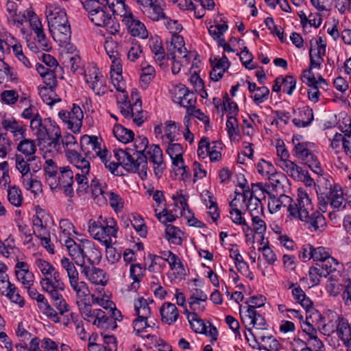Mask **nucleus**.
<instances>
[{
    "mask_svg": "<svg viewBox=\"0 0 351 351\" xmlns=\"http://www.w3.org/2000/svg\"><path fill=\"white\" fill-rule=\"evenodd\" d=\"M282 197L290 202L288 212L291 216L308 223L311 231H322L326 224L325 218L319 211L313 209L311 200L305 191L298 189L295 201L287 195Z\"/></svg>",
    "mask_w": 351,
    "mask_h": 351,
    "instance_id": "obj_1",
    "label": "nucleus"
},
{
    "mask_svg": "<svg viewBox=\"0 0 351 351\" xmlns=\"http://www.w3.org/2000/svg\"><path fill=\"white\" fill-rule=\"evenodd\" d=\"M65 246L72 260L81 268L87 266L86 260L90 265H93L101 257V252L90 240H81L79 243L74 240H65Z\"/></svg>",
    "mask_w": 351,
    "mask_h": 351,
    "instance_id": "obj_2",
    "label": "nucleus"
},
{
    "mask_svg": "<svg viewBox=\"0 0 351 351\" xmlns=\"http://www.w3.org/2000/svg\"><path fill=\"white\" fill-rule=\"evenodd\" d=\"M40 285L42 290L49 295L60 315H64L65 313L69 312V306L62 294L64 290V284L60 278L59 272L53 273L51 277L48 276L41 278Z\"/></svg>",
    "mask_w": 351,
    "mask_h": 351,
    "instance_id": "obj_3",
    "label": "nucleus"
},
{
    "mask_svg": "<svg viewBox=\"0 0 351 351\" xmlns=\"http://www.w3.org/2000/svg\"><path fill=\"white\" fill-rule=\"evenodd\" d=\"M82 151L86 157L94 158L99 156L101 161L104 164L111 173H114L117 170L118 165L114 162L108 163V152L107 149H101L100 143L98 142V138L96 136L84 135L80 141Z\"/></svg>",
    "mask_w": 351,
    "mask_h": 351,
    "instance_id": "obj_4",
    "label": "nucleus"
},
{
    "mask_svg": "<svg viewBox=\"0 0 351 351\" xmlns=\"http://www.w3.org/2000/svg\"><path fill=\"white\" fill-rule=\"evenodd\" d=\"M118 228L112 218L102 221H88V232L93 237L104 244L112 243V237L116 238Z\"/></svg>",
    "mask_w": 351,
    "mask_h": 351,
    "instance_id": "obj_5",
    "label": "nucleus"
},
{
    "mask_svg": "<svg viewBox=\"0 0 351 351\" xmlns=\"http://www.w3.org/2000/svg\"><path fill=\"white\" fill-rule=\"evenodd\" d=\"M292 142L294 145L293 155L302 160L308 167L317 174H321L322 169L317 156L308 149V143L300 142L298 136H293Z\"/></svg>",
    "mask_w": 351,
    "mask_h": 351,
    "instance_id": "obj_6",
    "label": "nucleus"
},
{
    "mask_svg": "<svg viewBox=\"0 0 351 351\" xmlns=\"http://www.w3.org/2000/svg\"><path fill=\"white\" fill-rule=\"evenodd\" d=\"M66 156L70 162L80 170V172L75 174V180L79 185L77 190H80V188L82 190H85L88 186L87 175L90 171V162L77 151L73 149L66 152Z\"/></svg>",
    "mask_w": 351,
    "mask_h": 351,
    "instance_id": "obj_7",
    "label": "nucleus"
},
{
    "mask_svg": "<svg viewBox=\"0 0 351 351\" xmlns=\"http://www.w3.org/2000/svg\"><path fill=\"white\" fill-rule=\"evenodd\" d=\"M88 19L95 25L105 28L112 35H116L119 32L120 25L116 18L110 13L108 6L99 10L98 12H94Z\"/></svg>",
    "mask_w": 351,
    "mask_h": 351,
    "instance_id": "obj_8",
    "label": "nucleus"
},
{
    "mask_svg": "<svg viewBox=\"0 0 351 351\" xmlns=\"http://www.w3.org/2000/svg\"><path fill=\"white\" fill-rule=\"evenodd\" d=\"M123 167L128 171L138 172L142 179L147 177V161L145 154H138L134 149H129Z\"/></svg>",
    "mask_w": 351,
    "mask_h": 351,
    "instance_id": "obj_9",
    "label": "nucleus"
},
{
    "mask_svg": "<svg viewBox=\"0 0 351 351\" xmlns=\"http://www.w3.org/2000/svg\"><path fill=\"white\" fill-rule=\"evenodd\" d=\"M84 78L93 91L98 95H104L106 92L103 75L98 68L93 66L85 71Z\"/></svg>",
    "mask_w": 351,
    "mask_h": 351,
    "instance_id": "obj_10",
    "label": "nucleus"
},
{
    "mask_svg": "<svg viewBox=\"0 0 351 351\" xmlns=\"http://www.w3.org/2000/svg\"><path fill=\"white\" fill-rule=\"evenodd\" d=\"M57 189H62L64 193L70 197L73 196V172L69 167H61L56 178Z\"/></svg>",
    "mask_w": 351,
    "mask_h": 351,
    "instance_id": "obj_11",
    "label": "nucleus"
},
{
    "mask_svg": "<svg viewBox=\"0 0 351 351\" xmlns=\"http://www.w3.org/2000/svg\"><path fill=\"white\" fill-rule=\"evenodd\" d=\"M169 56L173 61L176 58H182L184 59L185 63L189 62V52L184 47V42L182 36L173 34L171 39V44L168 49Z\"/></svg>",
    "mask_w": 351,
    "mask_h": 351,
    "instance_id": "obj_12",
    "label": "nucleus"
},
{
    "mask_svg": "<svg viewBox=\"0 0 351 351\" xmlns=\"http://www.w3.org/2000/svg\"><path fill=\"white\" fill-rule=\"evenodd\" d=\"M81 274L87 280L95 285H105L108 282V278L104 271L93 265H88L81 268Z\"/></svg>",
    "mask_w": 351,
    "mask_h": 351,
    "instance_id": "obj_13",
    "label": "nucleus"
},
{
    "mask_svg": "<svg viewBox=\"0 0 351 351\" xmlns=\"http://www.w3.org/2000/svg\"><path fill=\"white\" fill-rule=\"evenodd\" d=\"M124 24L126 25L128 32L134 37H138L145 39L148 37V32L144 25L134 15H130L129 18L124 20Z\"/></svg>",
    "mask_w": 351,
    "mask_h": 351,
    "instance_id": "obj_14",
    "label": "nucleus"
},
{
    "mask_svg": "<svg viewBox=\"0 0 351 351\" xmlns=\"http://www.w3.org/2000/svg\"><path fill=\"white\" fill-rule=\"evenodd\" d=\"M336 330L338 338L342 341L347 351H351V326L348 321L341 316Z\"/></svg>",
    "mask_w": 351,
    "mask_h": 351,
    "instance_id": "obj_15",
    "label": "nucleus"
},
{
    "mask_svg": "<svg viewBox=\"0 0 351 351\" xmlns=\"http://www.w3.org/2000/svg\"><path fill=\"white\" fill-rule=\"evenodd\" d=\"M245 319L249 325H252V327L255 328L257 332L256 336L260 337V335H263L261 332V330L266 329V322L265 318L261 314L256 311H252V310H250V311H249V313L245 315ZM247 330L254 338H256V335L252 332V330L250 328H248Z\"/></svg>",
    "mask_w": 351,
    "mask_h": 351,
    "instance_id": "obj_16",
    "label": "nucleus"
},
{
    "mask_svg": "<svg viewBox=\"0 0 351 351\" xmlns=\"http://www.w3.org/2000/svg\"><path fill=\"white\" fill-rule=\"evenodd\" d=\"M46 128L45 143L49 147L58 149L60 146L61 131L55 122L49 121Z\"/></svg>",
    "mask_w": 351,
    "mask_h": 351,
    "instance_id": "obj_17",
    "label": "nucleus"
},
{
    "mask_svg": "<svg viewBox=\"0 0 351 351\" xmlns=\"http://www.w3.org/2000/svg\"><path fill=\"white\" fill-rule=\"evenodd\" d=\"M162 0H151L144 8H141L143 13L152 21H158L165 19V14L162 8Z\"/></svg>",
    "mask_w": 351,
    "mask_h": 351,
    "instance_id": "obj_18",
    "label": "nucleus"
},
{
    "mask_svg": "<svg viewBox=\"0 0 351 351\" xmlns=\"http://www.w3.org/2000/svg\"><path fill=\"white\" fill-rule=\"evenodd\" d=\"M47 18L49 30L69 23L66 12L59 8L49 10Z\"/></svg>",
    "mask_w": 351,
    "mask_h": 351,
    "instance_id": "obj_19",
    "label": "nucleus"
},
{
    "mask_svg": "<svg viewBox=\"0 0 351 351\" xmlns=\"http://www.w3.org/2000/svg\"><path fill=\"white\" fill-rule=\"evenodd\" d=\"M276 164L289 176L294 179L300 180L306 178L305 172L302 168L297 165L295 162L289 160L288 158L285 160H278Z\"/></svg>",
    "mask_w": 351,
    "mask_h": 351,
    "instance_id": "obj_20",
    "label": "nucleus"
},
{
    "mask_svg": "<svg viewBox=\"0 0 351 351\" xmlns=\"http://www.w3.org/2000/svg\"><path fill=\"white\" fill-rule=\"evenodd\" d=\"M343 191L338 185H335L326 194L325 204H330L332 207L337 209H343L346 207L345 200L343 196Z\"/></svg>",
    "mask_w": 351,
    "mask_h": 351,
    "instance_id": "obj_21",
    "label": "nucleus"
},
{
    "mask_svg": "<svg viewBox=\"0 0 351 351\" xmlns=\"http://www.w3.org/2000/svg\"><path fill=\"white\" fill-rule=\"evenodd\" d=\"M313 109L308 106L298 109V117L292 120L293 123L298 128L308 127L313 121Z\"/></svg>",
    "mask_w": 351,
    "mask_h": 351,
    "instance_id": "obj_22",
    "label": "nucleus"
},
{
    "mask_svg": "<svg viewBox=\"0 0 351 351\" xmlns=\"http://www.w3.org/2000/svg\"><path fill=\"white\" fill-rule=\"evenodd\" d=\"M60 170V167L52 159L45 160L44 165L45 180L51 189H57L56 178Z\"/></svg>",
    "mask_w": 351,
    "mask_h": 351,
    "instance_id": "obj_23",
    "label": "nucleus"
},
{
    "mask_svg": "<svg viewBox=\"0 0 351 351\" xmlns=\"http://www.w3.org/2000/svg\"><path fill=\"white\" fill-rule=\"evenodd\" d=\"M162 322L171 325L178 318L179 313L174 304L165 302L160 308Z\"/></svg>",
    "mask_w": 351,
    "mask_h": 351,
    "instance_id": "obj_24",
    "label": "nucleus"
},
{
    "mask_svg": "<svg viewBox=\"0 0 351 351\" xmlns=\"http://www.w3.org/2000/svg\"><path fill=\"white\" fill-rule=\"evenodd\" d=\"M109 8V12H112V15L119 16L122 18V21L124 23V20L129 18L130 15H132V12L130 8L125 5L123 0H109L108 5Z\"/></svg>",
    "mask_w": 351,
    "mask_h": 351,
    "instance_id": "obj_25",
    "label": "nucleus"
},
{
    "mask_svg": "<svg viewBox=\"0 0 351 351\" xmlns=\"http://www.w3.org/2000/svg\"><path fill=\"white\" fill-rule=\"evenodd\" d=\"M35 300H36L38 302V308L49 319L56 323L60 322L58 313L49 304L44 295L39 293L37 297L35 298Z\"/></svg>",
    "mask_w": 351,
    "mask_h": 351,
    "instance_id": "obj_26",
    "label": "nucleus"
},
{
    "mask_svg": "<svg viewBox=\"0 0 351 351\" xmlns=\"http://www.w3.org/2000/svg\"><path fill=\"white\" fill-rule=\"evenodd\" d=\"M316 265L322 271L324 278L332 276L335 272H341L339 269L341 267L339 262L332 256L317 263Z\"/></svg>",
    "mask_w": 351,
    "mask_h": 351,
    "instance_id": "obj_27",
    "label": "nucleus"
},
{
    "mask_svg": "<svg viewBox=\"0 0 351 351\" xmlns=\"http://www.w3.org/2000/svg\"><path fill=\"white\" fill-rule=\"evenodd\" d=\"M69 285L75 293L77 300H86L90 294V290L87 284L84 281H80L79 277L69 280Z\"/></svg>",
    "mask_w": 351,
    "mask_h": 351,
    "instance_id": "obj_28",
    "label": "nucleus"
},
{
    "mask_svg": "<svg viewBox=\"0 0 351 351\" xmlns=\"http://www.w3.org/2000/svg\"><path fill=\"white\" fill-rule=\"evenodd\" d=\"M207 300V295L199 289H194L189 298V304L191 309L194 311L202 312L204 306H201L200 302H205Z\"/></svg>",
    "mask_w": 351,
    "mask_h": 351,
    "instance_id": "obj_29",
    "label": "nucleus"
},
{
    "mask_svg": "<svg viewBox=\"0 0 351 351\" xmlns=\"http://www.w3.org/2000/svg\"><path fill=\"white\" fill-rule=\"evenodd\" d=\"M93 324L101 329H114L117 324L112 323V319L107 316L101 309L97 308Z\"/></svg>",
    "mask_w": 351,
    "mask_h": 351,
    "instance_id": "obj_30",
    "label": "nucleus"
},
{
    "mask_svg": "<svg viewBox=\"0 0 351 351\" xmlns=\"http://www.w3.org/2000/svg\"><path fill=\"white\" fill-rule=\"evenodd\" d=\"M2 127L6 130L10 132L14 137L20 135L24 138L25 128L22 123H20L14 118L3 119L1 121Z\"/></svg>",
    "mask_w": 351,
    "mask_h": 351,
    "instance_id": "obj_31",
    "label": "nucleus"
},
{
    "mask_svg": "<svg viewBox=\"0 0 351 351\" xmlns=\"http://www.w3.org/2000/svg\"><path fill=\"white\" fill-rule=\"evenodd\" d=\"M36 157L33 156L29 157L26 160L23 158L22 156H16V167L22 174L23 182H26L27 178H29L32 175L30 173V165L29 162L35 160Z\"/></svg>",
    "mask_w": 351,
    "mask_h": 351,
    "instance_id": "obj_32",
    "label": "nucleus"
},
{
    "mask_svg": "<svg viewBox=\"0 0 351 351\" xmlns=\"http://www.w3.org/2000/svg\"><path fill=\"white\" fill-rule=\"evenodd\" d=\"M55 41L60 44L66 43L71 38V27L69 23L49 30Z\"/></svg>",
    "mask_w": 351,
    "mask_h": 351,
    "instance_id": "obj_33",
    "label": "nucleus"
},
{
    "mask_svg": "<svg viewBox=\"0 0 351 351\" xmlns=\"http://www.w3.org/2000/svg\"><path fill=\"white\" fill-rule=\"evenodd\" d=\"M109 3V0H82L84 9L88 12V16L93 15L94 12H98L106 8Z\"/></svg>",
    "mask_w": 351,
    "mask_h": 351,
    "instance_id": "obj_34",
    "label": "nucleus"
},
{
    "mask_svg": "<svg viewBox=\"0 0 351 351\" xmlns=\"http://www.w3.org/2000/svg\"><path fill=\"white\" fill-rule=\"evenodd\" d=\"M113 134L118 141L123 143H128L134 139L133 131L124 128L120 124L114 126Z\"/></svg>",
    "mask_w": 351,
    "mask_h": 351,
    "instance_id": "obj_35",
    "label": "nucleus"
},
{
    "mask_svg": "<svg viewBox=\"0 0 351 351\" xmlns=\"http://www.w3.org/2000/svg\"><path fill=\"white\" fill-rule=\"evenodd\" d=\"M7 198L8 202L15 207H20L23 202L21 190L16 185L8 186Z\"/></svg>",
    "mask_w": 351,
    "mask_h": 351,
    "instance_id": "obj_36",
    "label": "nucleus"
},
{
    "mask_svg": "<svg viewBox=\"0 0 351 351\" xmlns=\"http://www.w3.org/2000/svg\"><path fill=\"white\" fill-rule=\"evenodd\" d=\"M328 277L326 289L330 295L336 296L341 291V285L339 283V280L341 274V272H335V274Z\"/></svg>",
    "mask_w": 351,
    "mask_h": 351,
    "instance_id": "obj_37",
    "label": "nucleus"
},
{
    "mask_svg": "<svg viewBox=\"0 0 351 351\" xmlns=\"http://www.w3.org/2000/svg\"><path fill=\"white\" fill-rule=\"evenodd\" d=\"M76 304L84 319L93 324L96 309L93 310L90 304L86 300H77Z\"/></svg>",
    "mask_w": 351,
    "mask_h": 351,
    "instance_id": "obj_38",
    "label": "nucleus"
},
{
    "mask_svg": "<svg viewBox=\"0 0 351 351\" xmlns=\"http://www.w3.org/2000/svg\"><path fill=\"white\" fill-rule=\"evenodd\" d=\"M17 145V150L26 156L32 157L36 152V146L34 140L23 138Z\"/></svg>",
    "mask_w": 351,
    "mask_h": 351,
    "instance_id": "obj_39",
    "label": "nucleus"
},
{
    "mask_svg": "<svg viewBox=\"0 0 351 351\" xmlns=\"http://www.w3.org/2000/svg\"><path fill=\"white\" fill-rule=\"evenodd\" d=\"M167 254L168 257L167 261H168L171 269L172 270H176L180 277L185 276L186 273L184 265L179 258L171 251H168L165 253V256Z\"/></svg>",
    "mask_w": 351,
    "mask_h": 351,
    "instance_id": "obj_40",
    "label": "nucleus"
},
{
    "mask_svg": "<svg viewBox=\"0 0 351 351\" xmlns=\"http://www.w3.org/2000/svg\"><path fill=\"white\" fill-rule=\"evenodd\" d=\"M189 322L195 332L207 335V327L197 313L189 314Z\"/></svg>",
    "mask_w": 351,
    "mask_h": 351,
    "instance_id": "obj_41",
    "label": "nucleus"
},
{
    "mask_svg": "<svg viewBox=\"0 0 351 351\" xmlns=\"http://www.w3.org/2000/svg\"><path fill=\"white\" fill-rule=\"evenodd\" d=\"M341 315L335 313H330L328 316V321L324 324L322 326V330L324 335H330L334 332H336L338 328V322L340 320Z\"/></svg>",
    "mask_w": 351,
    "mask_h": 351,
    "instance_id": "obj_42",
    "label": "nucleus"
},
{
    "mask_svg": "<svg viewBox=\"0 0 351 351\" xmlns=\"http://www.w3.org/2000/svg\"><path fill=\"white\" fill-rule=\"evenodd\" d=\"M182 232L177 227L167 225L165 229V237L170 242L176 245H180L182 242Z\"/></svg>",
    "mask_w": 351,
    "mask_h": 351,
    "instance_id": "obj_43",
    "label": "nucleus"
},
{
    "mask_svg": "<svg viewBox=\"0 0 351 351\" xmlns=\"http://www.w3.org/2000/svg\"><path fill=\"white\" fill-rule=\"evenodd\" d=\"M292 295L296 302L306 311L312 306L313 303L311 300L306 297L305 293L300 286L292 289Z\"/></svg>",
    "mask_w": 351,
    "mask_h": 351,
    "instance_id": "obj_44",
    "label": "nucleus"
},
{
    "mask_svg": "<svg viewBox=\"0 0 351 351\" xmlns=\"http://www.w3.org/2000/svg\"><path fill=\"white\" fill-rule=\"evenodd\" d=\"M92 193L97 203L101 205L106 204V195L108 191H105L98 182L93 180L90 184Z\"/></svg>",
    "mask_w": 351,
    "mask_h": 351,
    "instance_id": "obj_45",
    "label": "nucleus"
},
{
    "mask_svg": "<svg viewBox=\"0 0 351 351\" xmlns=\"http://www.w3.org/2000/svg\"><path fill=\"white\" fill-rule=\"evenodd\" d=\"M62 267L66 272L69 280H73L79 277V272L73 261L66 257H63L60 261Z\"/></svg>",
    "mask_w": 351,
    "mask_h": 351,
    "instance_id": "obj_46",
    "label": "nucleus"
},
{
    "mask_svg": "<svg viewBox=\"0 0 351 351\" xmlns=\"http://www.w3.org/2000/svg\"><path fill=\"white\" fill-rule=\"evenodd\" d=\"M35 265L40 271L43 277L48 276L51 277L53 273L56 274L58 272L51 264L41 258H37L35 261Z\"/></svg>",
    "mask_w": 351,
    "mask_h": 351,
    "instance_id": "obj_47",
    "label": "nucleus"
},
{
    "mask_svg": "<svg viewBox=\"0 0 351 351\" xmlns=\"http://www.w3.org/2000/svg\"><path fill=\"white\" fill-rule=\"evenodd\" d=\"M164 131L169 142H173L176 140V135L178 134L179 127L175 121H167L165 123Z\"/></svg>",
    "mask_w": 351,
    "mask_h": 351,
    "instance_id": "obj_48",
    "label": "nucleus"
},
{
    "mask_svg": "<svg viewBox=\"0 0 351 351\" xmlns=\"http://www.w3.org/2000/svg\"><path fill=\"white\" fill-rule=\"evenodd\" d=\"M64 64L66 66L70 67L71 71L75 73L80 66L81 59L77 53L72 55L66 53L64 57Z\"/></svg>",
    "mask_w": 351,
    "mask_h": 351,
    "instance_id": "obj_49",
    "label": "nucleus"
},
{
    "mask_svg": "<svg viewBox=\"0 0 351 351\" xmlns=\"http://www.w3.org/2000/svg\"><path fill=\"white\" fill-rule=\"evenodd\" d=\"M104 47L106 52L109 56L110 59L118 58L120 56L118 43L111 38H108L106 39Z\"/></svg>",
    "mask_w": 351,
    "mask_h": 351,
    "instance_id": "obj_50",
    "label": "nucleus"
},
{
    "mask_svg": "<svg viewBox=\"0 0 351 351\" xmlns=\"http://www.w3.org/2000/svg\"><path fill=\"white\" fill-rule=\"evenodd\" d=\"M16 276L25 288H30L34 283V274L29 271H15Z\"/></svg>",
    "mask_w": 351,
    "mask_h": 351,
    "instance_id": "obj_51",
    "label": "nucleus"
},
{
    "mask_svg": "<svg viewBox=\"0 0 351 351\" xmlns=\"http://www.w3.org/2000/svg\"><path fill=\"white\" fill-rule=\"evenodd\" d=\"M106 199L108 198L110 206L115 212L121 211L123 208V202L121 197L113 192H107L106 193Z\"/></svg>",
    "mask_w": 351,
    "mask_h": 351,
    "instance_id": "obj_52",
    "label": "nucleus"
},
{
    "mask_svg": "<svg viewBox=\"0 0 351 351\" xmlns=\"http://www.w3.org/2000/svg\"><path fill=\"white\" fill-rule=\"evenodd\" d=\"M166 151L171 158L176 157V161H181L183 149L180 144L170 142Z\"/></svg>",
    "mask_w": 351,
    "mask_h": 351,
    "instance_id": "obj_53",
    "label": "nucleus"
},
{
    "mask_svg": "<svg viewBox=\"0 0 351 351\" xmlns=\"http://www.w3.org/2000/svg\"><path fill=\"white\" fill-rule=\"evenodd\" d=\"M12 143L6 134L0 133V157H6L8 153L11 151Z\"/></svg>",
    "mask_w": 351,
    "mask_h": 351,
    "instance_id": "obj_54",
    "label": "nucleus"
},
{
    "mask_svg": "<svg viewBox=\"0 0 351 351\" xmlns=\"http://www.w3.org/2000/svg\"><path fill=\"white\" fill-rule=\"evenodd\" d=\"M34 232L36 236H45L48 234V230L44 225L42 219L37 215L33 217L32 219Z\"/></svg>",
    "mask_w": 351,
    "mask_h": 351,
    "instance_id": "obj_55",
    "label": "nucleus"
},
{
    "mask_svg": "<svg viewBox=\"0 0 351 351\" xmlns=\"http://www.w3.org/2000/svg\"><path fill=\"white\" fill-rule=\"evenodd\" d=\"M307 346L306 350L308 351H324V343L318 338L317 335L312 338H308L306 341Z\"/></svg>",
    "mask_w": 351,
    "mask_h": 351,
    "instance_id": "obj_56",
    "label": "nucleus"
},
{
    "mask_svg": "<svg viewBox=\"0 0 351 351\" xmlns=\"http://www.w3.org/2000/svg\"><path fill=\"white\" fill-rule=\"evenodd\" d=\"M251 216L253 230L258 234H263L267 228L265 222L258 216L254 215V213H252Z\"/></svg>",
    "mask_w": 351,
    "mask_h": 351,
    "instance_id": "obj_57",
    "label": "nucleus"
},
{
    "mask_svg": "<svg viewBox=\"0 0 351 351\" xmlns=\"http://www.w3.org/2000/svg\"><path fill=\"white\" fill-rule=\"evenodd\" d=\"M257 170L258 172L262 176H269L276 171L273 165L263 159L261 160L258 163Z\"/></svg>",
    "mask_w": 351,
    "mask_h": 351,
    "instance_id": "obj_58",
    "label": "nucleus"
},
{
    "mask_svg": "<svg viewBox=\"0 0 351 351\" xmlns=\"http://www.w3.org/2000/svg\"><path fill=\"white\" fill-rule=\"evenodd\" d=\"M281 84H282L283 91L287 95H291L296 85V81L294 77L292 75H287L285 77H282Z\"/></svg>",
    "mask_w": 351,
    "mask_h": 351,
    "instance_id": "obj_59",
    "label": "nucleus"
},
{
    "mask_svg": "<svg viewBox=\"0 0 351 351\" xmlns=\"http://www.w3.org/2000/svg\"><path fill=\"white\" fill-rule=\"evenodd\" d=\"M195 103L196 97L195 94L193 92H190L189 90L186 95H184V98L181 99L180 104V106L186 108L187 111L189 112L191 110L195 108Z\"/></svg>",
    "mask_w": 351,
    "mask_h": 351,
    "instance_id": "obj_60",
    "label": "nucleus"
},
{
    "mask_svg": "<svg viewBox=\"0 0 351 351\" xmlns=\"http://www.w3.org/2000/svg\"><path fill=\"white\" fill-rule=\"evenodd\" d=\"M312 258L316 261L317 263L322 262L327 258L331 256L328 251L323 247H314L312 245Z\"/></svg>",
    "mask_w": 351,
    "mask_h": 351,
    "instance_id": "obj_61",
    "label": "nucleus"
},
{
    "mask_svg": "<svg viewBox=\"0 0 351 351\" xmlns=\"http://www.w3.org/2000/svg\"><path fill=\"white\" fill-rule=\"evenodd\" d=\"M266 298L262 295L252 296L250 298L249 301L246 303L250 304L247 306V313H248L250 310L256 311L255 308L264 306Z\"/></svg>",
    "mask_w": 351,
    "mask_h": 351,
    "instance_id": "obj_62",
    "label": "nucleus"
},
{
    "mask_svg": "<svg viewBox=\"0 0 351 351\" xmlns=\"http://www.w3.org/2000/svg\"><path fill=\"white\" fill-rule=\"evenodd\" d=\"M228 28V26L226 23L214 25L210 26L208 32L210 36L216 40L217 38H219Z\"/></svg>",
    "mask_w": 351,
    "mask_h": 351,
    "instance_id": "obj_63",
    "label": "nucleus"
},
{
    "mask_svg": "<svg viewBox=\"0 0 351 351\" xmlns=\"http://www.w3.org/2000/svg\"><path fill=\"white\" fill-rule=\"evenodd\" d=\"M147 154L153 163H161L163 161L162 152L158 145H152Z\"/></svg>",
    "mask_w": 351,
    "mask_h": 351,
    "instance_id": "obj_64",
    "label": "nucleus"
}]
</instances>
